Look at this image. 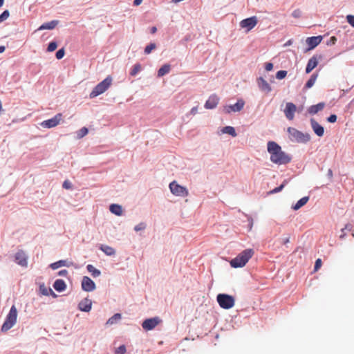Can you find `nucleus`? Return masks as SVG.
<instances>
[{
	"label": "nucleus",
	"instance_id": "nucleus-51",
	"mask_svg": "<svg viewBox=\"0 0 354 354\" xmlns=\"http://www.w3.org/2000/svg\"><path fill=\"white\" fill-rule=\"evenodd\" d=\"M95 289V284L91 279H90V291H92Z\"/></svg>",
	"mask_w": 354,
	"mask_h": 354
},
{
	"label": "nucleus",
	"instance_id": "nucleus-56",
	"mask_svg": "<svg viewBox=\"0 0 354 354\" xmlns=\"http://www.w3.org/2000/svg\"><path fill=\"white\" fill-rule=\"evenodd\" d=\"M5 49H6V48H5V46H0V53H3V52H4Z\"/></svg>",
	"mask_w": 354,
	"mask_h": 354
},
{
	"label": "nucleus",
	"instance_id": "nucleus-29",
	"mask_svg": "<svg viewBox=\"0 0 354 354\" xmlns=\"http://www.w3.org/2000/svg\"><path fill=\"white\" fill-rule=\"evenodd\" d=\"M100 249L109 256L114 255L115 253V250L109 245H102Z\"/></svg>",
	"mask_w": 354,
	"mask_h": 354
},
{
	"label": "nucleus",
	"instance_id": "nucleus-10",
	"mask_svg": "<svg viewBox=\"0 0 354 354\" xmlns=\"http://www.w3.org/2000/svg\"><path fill=\"white\" fill-rule=\"evenodd\" d=\"M160 322L161 319L158 317H155L145 319L142 322V326L146 330H151L155 328Z\"/></svg>",
	"mask_w": 354,
	"mask_h": 354
},
{
	"label": "nucleus",
	"instance_id": "nucleus-47",
	"mask_svg": "<svg viewBox=\"0 0 354 354\" xmlns=\"http://www.w3.org/2000/svg\"><path fill=\"white\" fill-rule=\"evenodd\" d=\"M292 15L295 18H299L301 15V11L299 9H297L293 11Z\"/></svg>",
	"mask_w": 354,
	"mask_h": 354
},
{
	"label": "nucleus",
	"instance_id": "nucleus-43",
	"mask_svg": "<svg viewBox=\"0 0 354 354\" xmlns=\"http://www.w3.org/2000/svg\"><path fill=\"white\" fill-rule=\"evenodd\" d=\"M64 54H65L64 49V48H61V49L58 50L56 52V55H56V58L57 59H61L64 56Z\"/></svg>",
	"mask_w": 354,
	"mask_h": 354
},
{
	"label": "nucleus",
	"instance_id": "nucleus-25",
	"mask_svg": "<svg viewBox=\"0 0 354 354\" xmlns=\"http://www.w3.org/2000/svg\"><path fill=\"white\" fill-rule=\"evenodd\" d=\"M171 66L169 64H164L158 71V77H160L169 73Z\"/></svg>",
	"mask_w": 354,
	"mask_h": 354
},
{
	"label": "nucleus",
	"instance_id": "nucleus-44",
	"mask_svg": "<svg viewBox=\"0 0 354 354\" xmlns=\"http://www.w3.org/2000/svg\"><path fill=\"white\" fill-rule=\"evenodd\" d=\"M347 22L353 27H354V15H348L346 16Z\"/></svg>",
	"mask_w": 354,
	"mask_h": 354
},
{
	"label": "nucleus",
	"instance_id": "nucleus-3",
	"mask_svg": "<svg viewBox=\"0 0 354 354\" xmlns=\"http://www.w3.org/2000/svg\"><path fill=\"white\" fill-rule=\"evenodd\" d=\"M17 310L15 306H12L8 314L7 315L5 322H3L1 330L6 333L12 328L17 323Z\"/></svg>",
	"mask_w": 354,
	"mask_h": 354
},
{
	"label": "nucleus",
	"instance_id": "nucleus-4",
	"mask_svg": "<svg viewBox=\"0 0 354 354\" xmlns=\"http://www.w3.org/2000/svg\"><path fill=\"white\" fill-rule=\"evenodd\" d=\"M287 131L291 141L306 143L310 140V136L308 133H304L295 128L288 127Z\"/></svg>",
	"mask_w": 354,
	"mask_h": 354
},
{
	"label": "nucleus",
	"instance_id": "nucleus-15",
	"mask_svg": "<svg viewBox=\"0 0 354 354\" xmlns=\"http://www.w3.org/2000/svg\"><path fill=\"white\" fill-rule=\"evenodd\" d=\"M311 127L315 132V133L319 137H322L324 133V127L320 125L315 119L310 120Z\"/></svg>",
	"mask_w": 354,
	"mask_h": 354
},
{
	"label": "nucleus",
	"instance_id": "nucleus-54",
	"mask_svg": "<svg viewBox=\"0 0 354 354\" xmlns=\"http://www.w3.org/2000/svg\"><path fill=\"white\" fill-rule=\"evenodd\" d=\"M197 113V107H193L192 109H191V113L192 114H196Z\"/></svg>",
	"mask_w": 354,
	"mask_h": 354
},
{
	"label": "nucleus",
	"instance_id": "nucleus-59",
	"mask_svg": "<svg viewBox=\"0 0 354 354\" xmlns=\"http://www.w3.org/2000/svg\"><path fill=\"white\" fill-rule=\"evenodd\" d=\"M332 41L336 40V38L335 37H331Z\"/></svg>",
	"mask_w": 354,
	"mask_h": 354
},
{
	"label": "nucleus",
	"instance_id": "nucleus-46",
	"mask_svg": "<svg viewBox=\"0 0 354 354\" xmlns=\"http://www.w3.org/2000/svg\"><path fill=\"white\" fill-rule=\"evenodd\" d=\"M322 266V260L320 259H317L315 263V271H317L320 267Z\"/></svg>",
	"mask_w": 354,
	"mask_h": 354
},
{
	"label": "nucleus",
	"instance_id": "nucleus-26",
	"mask_svg": "<svg viewBox=\"0 0 354 354\" xmlns=\"http://www.w3.org/2000/svg\"><path fill=\"white\" fill-rule=\"evenodd\" d=\"M308 200H309L308 196H305V197L301 198L297 202V203L295 205L292 206V209L294 210H298L301 207L305 205L307 203V202L308 201Z\"/></svg>",
	"mask_w": 354,
	"mask_h": 354
},
{
	"label": "nucleus",
	"instance_id": "nucleus-13",
	"mask_svg": "<svg viewBox=\"0 0 354 354\" xmlns=\"http://www.w3.org/2000/svg\"><path fill=\"white\" fill-rule=\"evenodd\" d=\"M283 111L286 118L289 120H292L295 117V113L297 111V106L292 102H287Z\"/></svg>",
	"mask_w": 354,
	"mask_h": 354
},
{
	"label": "nucleus",
	"instance_id": "nucleus-33",
	"mask_svg": "<svg viewBox=\"0 0 354 354\" xmlns=\"http://www.w3.org/2000/svg\"><path fill=\"white\" fill-rule=\"evenodd\" d=\"M142 69L140 64H136L130 71L131 76H136Z\"/></svg>",
	"mask_w": 354,
	"mask_h": 354
},
{
	"label": "nucleus",
	"instance_id": "nucleus-28",
	"mask_svg": "<svg viewBox=\"0 0 354 354\" xmlns=\"http://www.w3.org/2000/svg\"><path fill=\"white\" fill-rule=\"evenodd\" d=\"M317 77H318L317 73H313L310 76V79L306 83L304 88L306 89L311 88L315 84V83L317 79Z\"/></svg>",
	"mask_w": 354,
	"mask_h": 354
},
{
	"label": "nucleus",
	"instance_id": "nucleus-14",
	"mask_svg": "<svg viewBox=\"0 0 354 354\" xmlns=\"http://www.w3.org/2000/svg\"><path fill=\"white\" fill-rule=\"evenodd\" d=\"M322 36H315L307 37L306 39V42L308 45V48L306 51L313 50L316 46H317L322 41Z\"/></svg>",
	"mask_w": 354,
	"mask_h": 354
},
{
	"label": "nucleus",
	"instance_id": "nucleus-40",
	"mask_svg": "<svg viewBox=\"0 0 354 354\" xmlns=\"http://www.w3.org/2000/svg\"><path fill=\"white\" fill-rule=\"evenodd\" d=\"M57 47V44L55 41H51L48 44V46L47 47V50L48 52H53L54 51Z\"/></svg>",
	"mask_w": 354,
	"mask_h": 354
},
{
	"label": "nucleus",
	"instance_id": "nucleus-21",
	"mask_svg": "<svg viewBox=\"0 0 354 354\" xmlns=\"http://www.w3.org/2000/svg\"><path fill=\"white\" fill-rule=\"evenodd\" d=\"M58 24V21L57 20H53L49 22H46L41 25L38 28V30H53L55 28V26Z\"/></svg>",
	"mask_w": 354,
	"mask_h": 354
},
{
	"label": "nucleus",
	"instance_id": "nucleus-34",
	"mask_svg": "<svg viewBox=\"0 0 354 354\" xmlns=\"http://www.w3.org/2000/svg\"><path fill=\"white\" fill-rule=\"evenodd\" d=\"M156 48V45L154 43H151L150 44L147 45L145 48V53L148 55L151 53L153 50H154Z\"/></svg>",
	"mask_w": 354,
	"mask_h": 354
},
{
	"label": "nucleus",
	"instance_id": "nucleus-31",
	"mask_svg": "<svg viewBox=\"0 0 354 354\" xmlns=\"http://www.w3.org/2000/svg\"><path fill=\"white\" fill-rule=\"evenodd\" d=\"M88 133V129L87 127H84L82 128L81 129L78 130L77 131H76L75 138L77 139H80V138H83L84 136H85Z\"/></svg>",
	"mask_w": 354,
	"mask_h": 354
},
{
	"label": "nucleus",
	"instance_id": "nucleus-32",
	"mask_svg": "<svg viewBox=\"0 0 354 354\" xmlns=\"http://www.w3.org/2000/svg\"><path fill=\"white\" fill-rule=\"evenodd\" d=\"M222 132L223 133H227L229 135H231L233 137L236 136V133L235 131L234 128L232 127H230V126H227V127H224L222 129Z\"/></svg>",
	"mask_w": 354,
	"mask_h": 354
},
{
	"label": "nucleus",
	"instance_id": "nucleus-58",
	"mask_svg": "<svg viewBox=\"0 0 354 354\" xmlns=\"http://www.w3.org/2000/svg\"><path fill=\"white\" fill-rule=\"evenodd\" d=\"M4 0H0V8L3 6Z\"/></svg>",
	"mask_w": 354,
	"mask_h": 354
},
{
	"label": "nucleus",
	"instance_id": "nucleus-7",
	"mask_svg": "<svg viewBox=\"0 0 354 354\" xmlns=\"http://www.w3.org/2000/svg\"><path fill=\"white\" fill-rule=\"evenodd\" d=\"M169 189L171 192L177 196H187L189 194L188 190L180 185L176 181H173L169 184Z\"/></svg>",
	"mask_w": 354,
	"mask_h": 354
},
{
	"label": "nucleus",
	"instance_id": "nucleus-35",
	"mask_svg": "<svg viewBox=\"0 0 354 354\" xmlns=\"http://www.w3.org/2000/svg\"><path fill=\"white\" fill-rule=\"evenodd\" d=\"M82 287L85 291H88V277L84 276L82 282Z\"/></svg>",
	"mask_w": 354,
	"mask_h": 354
},
{
	"label": "nucleus",
	"instance_id": "nucleus-45",
	"mask_svg": "<svg viewBox=\"0 0 354 354\" xmlns=\"http://www.w3.org/2000/svg\"><path fill=\"white\" fill-rule=\"evenodd\" d=\"M62 187L66 189H70L72 187V183L69 180H66L64 181Z\"/></svg>",
	"mask_w": 354,
	"mask_h": 354
},
{
	"label": "nucleus",
	"instance_id": "nucleus-55",
	"mask_svg": "<svg viewBox=\"0 0 354 354\" xmlns=\"http://www.w3.org/2000/svg\"><path fill=\"white\" fill-rule=\"evenodd\" d=\"M156 31H157V28H156V27L153 26V27L151 28V34H154V33H156Z\"/></svg>",
	"mask_w": 354,
	"mask_h": 354
},
{
	"label": "nucleus",
	"instance_id": "nucleus-19",
	"mask_svg": "<svg viewBox=\"0 0 354 354\" xmlns=\"http://www.w3.org/2000/svg\"><path fill=\"white\" fill-rule=\"evenodd\" d=\"M39 291L41 295L44 296L52 295L53 297H57L53 290L50 287H46L44 283L40 284Z\"/></svg>",
	"mask_w": 354,
	"mask_h": 354
},
{
	"label": "nucleus",
	"instance_id": "nucleus-38",
	"mask_svg": "<svg viewBox=\"0 0 354 354\" xmlns=\"http://www.w3.org/2000/svg\"><path fill=\"white\" fill-rule=\"evenodd\" d=\"M287 75L286 71H279L276 74V78L278 80H282Z\"/></svg>",
	"mask_w": 354,
	"mask_h": 354
},
{
	"label": "nucleus",
	"instance_id": "nucleus-2",
	"mask_svg": "<svg viewBox=\"0 0 354 354\" xmlns=\"http://www.w3.org/2000/svg\"><path fill=\"white\" fill-rule=\"evenodd\" d=\"M254 252L252 249H246L239 254L235 258L230 261V266L232 268H242L254 255Z\"/></svg>",
	"mask_w": 354,
	"mask_h": 354
},
{
	"label": "nucleus",
	"instance_id": "nucleus-27",
	"mask_svg": "<svg viewBox=\"0 0 354 354\" xmlns=\"http://www.w3.org/2000/svg\"><path fill=\"white\" fill-rule=\"evenodd\" d=\"M78 308L81 311L88 312V299L85 297L84 299L81 301L78 304Z\"/></svg>",
	"mask_w": 354,
	"mask_h": 354
},
{
	"label": "nucleus",
	"instance_id": "nucleus-23",
	"mask_svg": "<svg viewBox=\"0 0 354 354\" xmlns=\"http://www.w3.org/2000/svg\"><path fill=\"white\" fill-rule=\"evenodd\" d=\"M325 106L324 102H319L317 104L313 105L309 107L308 112L310 114H316L319 111H322Z\"/></svg>",
	"mask_w": 354,
	"mask_h": 354
},
{
	"label": "nucleus",
	"instance_id": "nucleus-48",
	"mask_svg": "<svg viewBox=\"0 0 354 354\" xmlns=\"http://www.w3.org/2000/svg\"><path fill=\"white\" fill-rule=\"evenodd\" d=\"M327 120L331 123L335 122L337 120V115L335 114H332L328 118Z\"/></svg>",
	"mask_w": 354,
	"mask_h": 354
},
{
	"label": "nucleus",
	"instance_id": "nucleus-61",
	"mask_svg": "<svg viewBox=\"0 0 354 354\" xmlns=\"http://www.w3.org/2000/svg\"><path fill=\"white\" fill-rule=\"evenodd\" d=\"M91 305H92V304H91V302L90 301V306H89L90 310L91 309Z\"/></svg>",
	"mask_w": 354,
	"mask_h": 354
},
{
	"label": "nucleus",
	"instance_id": "nucleus-57",
	"mask_svg": "<svg viewBox=\"0 0 354 354\" xmlns=\"http://www.w3.org/2000/svg\"><path fill=\"white\" fill-rule=\"evenodd\" d=\"M292 44V41L291 40H288L286 44H285V46H289Z\"/></svg>",
	"mask_w": 354,
	"mask_h": 354
},
{
	"label": "nucleus",
	"instance_id": "nucleus-39",
	"mask_svg": "<svg viewBox=\"0 0 354 354\" xmlns=\"http://www.w3.org/2000/svg\"><path fill=\"white\" fill-rule=\"evenodd\" d=\"M90 272L93 277H98L100 274V271L95 268L93 266L90 265Z\"/></svg>",
	"mask_w": 354,
	"mask_h": 354
},
{
	"label": "nucleus",
	"instance_id": "nucleus-62",
	"mask_svg": "<svg viewBox=\"0 0 354 354\" xmlns=\"http://www.w3.org/2000/svg\"><path fill=\"white\" fill-rule=\"evenodd\" d=\"M332 171L331 170H329V174H331Z\"/></svg>",
	"mask_w": 354,
	"mask_h": 354
},
{
	"label": "nucleus",
	"instance_id": "nucleus-6",
	"mask_svg": "<svg viewBox=\"0 0 354 354\" xmlns=\"http://www.w3.org/2000/svg\"><path fill=\"white\" fill-rule=\"evenodd\" d=\"M111 77H107L93 89L91 93H90V97H94L105 92L111 86Z\"/></svg>",
	"mask_w": 354,
	"mask_h": 354
},
{
	"label": "nucleus",
	"instance_id": "nucleus-37",
	"mask_svg": "<svg viewBox=\"0 0 354 354\" xmlns=\"http://www.w3.org/2000/svg\"><path fill=\"white\" fill-rule=\"evenodd\" d=\"M9 15H10L9 11L8 10H4L0 15V23L6 20L8 18Z\"/></svg>",
	"mask_w": 354,
	"mask_h": 354
},
{
	"label": "nucleus",
	"instance_id": "nucleus-42",
	"mask_svg": "<svg viewBox=\"0 0 354 354\" xmlns=\"http://www.w3.org/2000/svg\"><path fill=\"white\" fill-rule=\"evenodd\" d=\"M127 350L124 345H121L115 351V354H125Z\"/></svg>",
	"mask_w": 354,
	"mask_h": 354
},
{
	"label": "nucleus",
	"instance_id": "nucleus-50",
	"mask_svg": "<svg viewBox=\"0 0 354 354\" xmlns=\"http://www.w3.org/2000/svg\"><path fill=\"white\" fill-rule=\"evenodd\" d=\"M68 274V271L66 270H62L59 271L58 275L61 277H66Z\"/></svg>",
	"mask_w": 354,
	"mask_h": 354
},
{
	"label": "nucleus",
	"instance_id": "nucleus-5",
	"mask_svg": "<svg viewBox=\"0 0 354 354\" xmlns=\"http://www.w3.org/2000/svg\"><path fill=\"white\" fill-rule=\"evenodd\" d=\"M217 302L219 306L223 309H230L234 306V298L229 295L218 294L216 297Z\"/></svg>",
	"mask_w": 354,
	"mask_h": 354
},
{
	"label": "nucleus",
	"instance_id": "nucleus-16",
	"mask_svg": "<svg viewBox=\"0 0 354 354\" xmlns=\"http://www.w3.org/2000/svg\"><path fill=\"white\" fill-rule=\"evenodd\" d=\"M219 101V98L216 95H211L208 100L206 101L205 107L208 109H212L215 108Z\"/></svg>",
	"mask_w": 354,
	"mask_h": 354
},
{
	"label": "nucleus",
	"instance_id": "nucleus-22",
	"mask_svg": "<svg viewBox=\"0 0 354 354\" xmlns=\"http://www.w3.org/2000/svg\"><path fill=\"white\" fill-rule=\"evenodd\" d=\"M53 288H55V290L60 292L66 289V285L64 280L56 279L53 283Z\"/></svg>",
	"mask_w": 354,
	"mask_h": 354
},
{
	"label": "nucleus",
	"instance_id": "nucleus-30",
	"mask_svg": "<svg viewBox=\"0 0 354 354\" xmlns=\"http://www.w3.org/2000/svg\"><path fill=\"white\" fill-rule=\"evenodd\" d=\"M121 317L122 316L120 313H115L113 316H112L108 319V321L106 322V324L112 325L113 324H115L121 319Z\"/></svg>",
	"mask_w": 354,
	"mask_h": 354
},
{
	"label": "nucleus",
	"instance_id": "nucleus-53",
	"mask_svg": "<svg viewBox=\"0 0 354 354\" xmlns=\"http://www.w3.org/2000/svg\"><path fill=\"white\" fill-rule=\"evenodd\" d=\"M142 2V0H134L133 5L137 6H139L140 4H141Z\"/></svg>",
	"mask_w": 354,
	"mask_h": 354
},
{
	"label": "nucleus",
	"instance_id": "nucleus-41",
	"mask_svg": "<svg viewBox=\"0 0 354 354\" xmlns=\"http://www.w3.org/2000/svg\"><path fill=\"white\" fill-rule=\"evenodd\" d=\"M147 227V225L145 223H140L139 224L136 225L134 227L135 231L139 232L141 230H144Z\"/></svg>",
	"mask_w": 354,
	"mask_h": 354
},
{
	"label": "nucleus",
	"instance_id": "nucleus-12",
	"mask_svg": "<svg viewBox=\"0 0 354 354\" xmlns=\"http://www.w3.org/2000/svg\"><path fill=\"white\" fill-rule=\"evenodd\" d=\"M15 262L21 267L26 268L28 266V256L22 251H18L15 255Z\"/></svg>",
	"mask_w": 354,
	"mask_h": 354
},
{
	"label": "nucleus",
	"instance_id": "nucleus-60",
	"mask_svg": "<svg viewBox=\"0 0 354 354\" xmlns=\"http://www.w3.org/2000/svg\"><path fill=\"white\" fill-rule=\"evenodd\" d=\"M349 226H350L349 225H346L345 226V228H346V229H347Z\"/></svg>",
	"mask_w": 354,
	"mask_h": 354
},
{
	"label": "nucleus",
	"instance_id": "nucleus-49",
	"mask_svg": "<svg viewBox=\"0 0 354 354\" xmlns=\"http://www.w3.org/2000/svg\"><path fill=\"white\" fill-rule=\"evenodd\" d=\"M265 68L267 71H270L273 68V64L272 63H267L266 64Z\"/></svg>",
	"mask_w": 354,
	"mask_h": 354
},
{
	"label": "nucleus",
	"instance_id": "nucleus-36",
	"mask_svg": "<svg viewBox=\"0 0 354 354\" xmlns=\"http://www.w3.org/2000/svg\"><path fill=\"white\" fill-rule=\"evenodd\" d=\"M286 183H287V181L284 180V182L280 186H279V187L273 189L272 190H271L270 192V194H276V193H278V192H281L283 189V187L286 185Z\"/></svg>",
	"mask_w": 354,
	"mask_h": 354
},
{
	"label": "nucleus",
	"instance_id": "nucleus-20",
	"mask_svg": "<svg viewBox=\"0 0 354 354\" xmlns=\"http://www.w3.org/2000/svg\"><path fill=\"white\" fill-rule=\"evenodd\" d=\"M258 85L260 89L266 93H269L272 90L270 84L263 77H259L258 79Z\"/></svg>",
	"mask_w": 354,
	"mask_h": 354
},
{
	"label": "nucleus",
	"instance_id": "nucleus-24",
	"mask_svg": "<svg viewBox=\"0 0 354 354\" xmlns=\"http://www.w3.org/2000/svg\"><path fill=\"white\" fill-rule=\"evenodd\" d=\"M109 210L111 213L115 214L116 216H122L123 213L122 206L118 204H111L109 206Z\"/></svg>",
	"mask_w": 354,
	"mask_h": 354
},
{
	"label": "nucleus",
	"instance_id": "nucleus-11",
	"mask_svg": "<svg viewBox=\"0 0 354 354\" xmlns=\"http://www.w3.org/2000/svg\"><path fill=\"white\" fill-rule=\"evenodd\" d=\"M245 105V101L243 99H239L236 104L233 105H228L224 107V111L226 113H230L231 112H239L243 109Z\"/></svg>",
	"mask_w": 354,
	"mask_h": 354
},
{
	"label": "nucleus",
	"instance_id": "nucleus-18",
	"mask_svg": "<svg viewBox=\"0 0 354 354\" xmlns=\"http://www.w3.org/2000/svg\"><path fill=\"white\" fill-rule=\"evenodd\" d=\"M72 265V262L68 260H59L58 261L54 262L50 265V267L53 270H57L60 267H69Z\"/></svg>",
	"mask_w": 354,
	"mask_h": 354
},
{
	"label": "nucleus",
	"instance_id": "nucleus-52",
	"mask_svg": "<svg viewBox=\"0 0 354 354\" xmlns=\"http://www.w3.org/2000/svg\"><path fill=\"white\" fill-rule=\"evenodd\" d=\"M289 241H290V237L288 236L285 239H283L281 241V243L283 245H286V244L288 243Z\"/></svg>",
	"mask_w": 354,
	"mask_h": 354
},
{
	"label": "nucleus",
	"instance_id": "nucleus-8",
	"mask_svg": "<svg viewBox=\"0 0 354 354\" xmlns=\"http://www.w3.org/2000/svg\"><path fill=\"white\" fill-rule=\"evenodd\" d=\"M258 23V19L256 16H253L245 19H243L240 21V26L242 28L245 29L246 32H249L253 28L256 26Z\"/></svg>",
	"mask_w": 354,
	"mask_h": 354
},
{
	"label": "nucleus",
	"instance_id": "nucleus-1",
	"mask_svg": "<svg viewBox=\"0 0 354 354\" xmlns=\"http://www.w3.org/2000/svg\"><path fill=\"white\" fill-rule=\"evenodd\" d=\"M267 149L270 155V160L277 165H286L289 163L292 158L290 155L283 151L281 147L274 141H269L267 144Z\"/></svg>",
	"mask_w": 354,
	"mask_h": 354
},
{
	"label": "nucleus",
	"instance_id": "nucleus-17",
	"mask_svg": "<svg viewBox=\"0 0 354 354\" xmlns=\"http://www.w3.org/2000/svg\"><path fill=\"white\" fill-rule=\"evenodd\" d=\"M318 64V59L316 56H313L308 62L306 67V73H310Z\"/></svg>",
	"mask_w": 354,
	"mask_h": 354
},
{
	"label": "nucleus",
	"instance_id": "nucleus-9",
	"mask_svg": "<svg viewBox=\"0 0 354 354\" xmlns=\"http://www.w3.org/2000/svg\"><path fill=\"white\" fill-rule=\"evenodd\" d=\"M61 120L62 114L58 113L52 118L41 122V126L44 128L50 129L58 125Z\"/></svg>",
	"mask_w": 354,
	"mask_h": 354
}]
</instances>
